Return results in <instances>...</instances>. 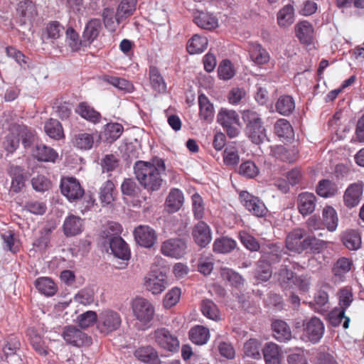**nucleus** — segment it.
<instances>
[{"instance_id":"obj_39","label":"nucleus","mask_w":364,"mask_h":364,"mask_svg":"<svg viewBox=\"0 0 364 364\" xmlns=\"http://www.w3.org/2000/svg\"><path fill=\"white\" fill-rule=\"evenodd\" d=\"M295 109V103L294 99L289 95L281 96L277 103L276 109L282 115H289Z\"/></svg>"},{"instance_id":"obj_63","label":"nucleus","mask_w":364,"mask_h":364,"mask_svg":"<svg viewBox=\"0 0 364 364\" xmlns=\"http://www.w3.org/2000/svg\"><path fill=\"white\" fill-rule=\"evenodd\" d=\"M297 152L294 149H287L284 146H279L277 149L278 157L283 161L292 163L296 159Z\"/></svg>"},{"instance_id":"obj_7","label":"nucleus","mask_w":364,"mask_h":364,"mask_svg":"<svg viewBox=\"0 0 364 364\" xmlns=\"http://www.w3.org/2000/svg\"><path fill=\"white\" fill-rule=\"evenodd\" d=\"M132 309L136 318L144 323H147L153 319L154 308L146 299L136 298L132 303Z\"/></svg>"},{"instance_id":"obj_33","label":"nucleus","mask_w":364,"mask_h":364,"mask_svg":"<svg viewBox=\"0 0 364 364\" xmlns=\"http://www.w3.org/2000/svg\"><path fill=\"white\" fill-rule=\"evenodd\" d=\"M210 337L209 330L202 326L192 328L189 331V338L197 345H203L207 343Z\"/></svg>"},{"instance_id":"obj_14","label":"nucleus","mask_w":364,"mask_h":364,"mask_svg":"<svg viewBox=\"0 0 364 364\" xmlns=\"http://www.w3.org/2000/svg\"><path fill=\"white\" fill-rule=\"evenodd\" d=\"M240 198L243 200L245 208L254 215L263 217L266 215L267 209L264 203L257 197L243 191L240 193Z\"/></svg>"},{"instance_id":"obj_15","label":"nucleus","mask_w":364,"mask_h":364,"mask_svg":"<svg viewBox=\"0 0 364 364\" xmlns=\"http://www.w3.org/2000/svg\"><path fill=\"white\" fill-rule=\"evenodd\" d=\"M364 184L361 181L350 184L343 195V201L346 206L349 208L357 206L363 196Z\"/></svg>"},{"instance_id":"obj_27","label":"nucleus","mask_w":364,"mask_h":364,"mask_svg":"<svg viewBox=\"0 0 364 364\" xmlns=\"http://www.w3.org/2000/svg\"><path fill=\"white\" fill-rule=\"evenodd\" d=\"M352 262L346 257L338 259L333 264L332 272L336 281H343L345 275L351 268Z\"/></svg>"},{"instance_id":"obj_62","label":"nucleus","mask_w":364,"mask_h":364,"mask_svg":"<svg viewBox=\"0 0 364 364\" xmlns=\"http://www.w3.org/2000/svg\"><path fill=\"white\" fill-rule=\"evenodd\" d=\"M181 296V289L175 287L170 290L165 296L164 305L166 308H171L176 305L179 301Z\"/></svg>"},{"instance_id":"obj_16","label":"nucleus","mask_w":364,"mask_h":364,"mask_svg":"<svg viewBox=\"0 0 364 364\" xmlns=\"http://www.w3.org/2000/svg\"><path fill=\"white\" fill-rule=\"evenodd\" d=\"M192 236L195 242L200 247H205L212 239L210 228L203 221H199L194 225Z\"/></svg>"},{"instance_id":"obj_22","label":"nucleus","mask_w":364,"mask_h":364,"mask_svg":"<svg viewBox=\"0 0 364 364\" xmlns=\"http://www.w3.org/2000/svg\"><path fill=\"white\" fill-rule=\"evenodd\" d=\"M102 28L101 21L98 18H92L90 20L84 29L82 33L83 42L90 45L99 36Z\"/></svg>"},{"instance_id":"obj_57","label":"nucleus","mask_w":364,"mask_h":364,"mask_svg":"<svg viewBox=\"0 0 364 364\" xmlns=\"http://www.w3.org/2000/svg\"><path fill=\"white\" fill-rule=\"evenodd\" d=\"M239 173L244 177L253 178L259 173V168L251 161L242 163L239 167Z\"/></svg>"},{"instance_id":"obj_38","label":"nucleus","mask_w":364,"mask_h":364,"mask_svg":"<svg viewBox=\"0 0 364 364\" xmlns=\"http://www.w3.org/2000/svg\"><path fill=\"white\" fill-rule=\"evenodd\" d=\"M343 245L350 250H356L361 246V237L358 232L349 230L342 237Z\"/></svg>"},{"instance_id":"obj_42","label":"nucleus","mask_w":364,"mask_h":364,"mask_svg":"<svg viewBox=\"0 0 364 364\" xmlns=\"http://www.w3.org/2000/svg\"><path fill=\"white\" fill-rule=\"evenodd\" d=\"M17 12L24 18V21L31 20L37 14L36 5L31 0H25L19 2L17 7Z\"/></svg>"},{"instance_id":"obj_19","label":"nucleus","mask_w":364,"mask_h":364,"mask_svg":"<svg viewBox=\"0 0 364 364\" xmlns=\"http://www.w3.org/2000/svg\"><path fill=\"white\" fill-rule=\"evenodd\" d=\"M9 174L11 178L10 191L18 193L25 186L26 176L24 170L18 166H11L9 170Z\"/></svg>"},{"instance_id":"obj_26","label":"nucleus","mask_w":364,"mask_h":364,"mask_svg":"<svg viewBox=\"0 0 364 364\" xmlns=\"http://www.w3.org/2000/svg\"><path fill=\"white\" fill-rule=\"evenodd\" d=\"M262 353L266 364H280L281 355L277 344L267 343L262 349Z\"/></svg>"},{"instance_id":"obj_3","label":"nucleus","mask_w":364,"mask_h":364,"mask_svg":"<svg viewBox=\"0 0 364 364\" xmlns=\"http://www.w3.org/2000/svg\"><path fill=\"white\" fill-rule=\"evenodd\" d=\"M316 241L315 237L306 235L305 230L298 228L288 234L285 244L289 250L301 253L307 249L312 250Z\"/></svg>"},{"instance_id":"obj_59","label":"nucleus","mask_w":364,"mask_h":364,"mask_svg":"<svg viewBox=\"0 0 364 364\" xmlns=\"http://www.w3.org/2000/svg\"><path fill=\"white\" fill-rule=\"evenodd\" d=\"M97 321V314L93 311H87L77 317L78 324L81 328H87L93 325Z\"/></svg>"},{"instance_id":"obj_8","label":"nucleus","mask_w":364,"mask_h":364,"mask_svg":"<svg viewBox=\"0 0 364 364\" xmlns=\"http://www.w3.org/2000/svg\"><path fill=\"white\" fill-rule=\"evenodd\" d=\"M121 323V317L118 313L107 310L100 314L98 328L102 333H109L118 329Z\"/></svg>"},{"instance_id":"obj_1","label":"nucleus","mask_w":364,"mask_h":364,"mask_svg":"<svg viewBox=\"0 0 364 364\" xmlns=\"http://www.w3.org/2000/svg\"><path fill=\"white\" fill-rule=\"evenodd\" d=\"M134 173L140 185L149 192L158 191L162 185L161 176L149 162L137 161L134 165Z\"/></svg>"},{"instance_id":"obj_54","label":"nucleus","mask_w":364,"mask_h":364,"mask_svg":"<svg viewBox=\"0 0 364 364\" xmlns=\"http://www.w3.org/2000/svg\"><path fill=\"white\" fill-rule=\"evenodd\" d=\"M260 343L255 338H250L244 344L243 351L246 356L254 358H261L259 353Z\"/></svg>"},{"instance_id":"obj_52","label":"nucleus","mask_w":364,"mask_h":364,"mask_svg":"<svg viewBox=\"0 0 364 364\" xmlns=\"http://www.w3.org/2000/svg\"><path fill=\"white\" fill-rule=\"evenodd\" d=\"M114 185L110 181H107L100 188V200L102 203L109 205L114 200Z\"/></svg>"},{"instance_id":"obj_35","label":"nucleus","mask_w":364,"mask_h":364,"mask_svg":"<svg viewBox=\"0 0 364 364\" xmlns=\"http://www.w3.org/2000/svg\"><path fill=\"white\" fill-rule=\"evenodd\" d=\"M208 39L199 35H194L188 41L187 50L190 54L202 53L208 46Z\"/></svg>"},{"instance_id":"obj_29","label":"nucleus","mask_w":364,"mask_h":364,"mask_svg":"<svg viewBox=\"0 0 364 364\" xmlns=\"http://www.w3.org/2000/svg\"><path fill=\"white\" fill-rule=\"evenodd\" d=\"M217 122L223 127L239 125V115L234 110L222 108L218 114Z\"/></svg>"},{"instance_id":"obj_40","label":"nucleus","mask_w":364,"mask_h":364,"mask_svg":"<svg viewBox=\"0 0 364 364\" xmlns=\"http://www.w3.org/2000/svg\"><path fill=\"white\" fill-rule=\"evenodd\" d=\"M34 156L41 161H54L58 157L56 151L44 144L36 146Z\"/></svg>"},{"instance_id":"obj_2","label":"nucleus","mask_w":364,"mask_h":364,"mask_svg":"<svg viewBox=\"0 0 364 364\" xmlns=\"http://www.w3.org/2000/svg\"><path fill=\"white\" fill-rule=\"evenodd\" d=\"M242 118L246 122L245 132L248 138L255 144L263 143L267 139V134L259 114L255 112L246 111Z\"/></svg>"},{"instance_id":"obj_53","label":"nucleus","mask_w":364,"mask_h":364,"mask_svg":"<svg viewBox=\"0 0 364 364\" xmlns=\"http://www.w3.org/2000/svg\"><path fill=\"white\" fill-rule=\"evenodd\" d=\"M201 311L205 316L213 320L220 319V312L217 305L210 299H205L201 304Z\"/></svg>"},{"instance_id":"obj_49","label":"nucleus","mask_w":364,"mask_h":364,"mask_svg":"<svg viewBox=\"0 0 364 364\" xmlns=\"http://www.w3.org/2000/svg\"><path fill=\"white\" fill-rule=\"evenodd\" d=\"M294 273L286 265H282L277 272V280L283 288L291 287L294 283Z\"/></svg>"},{"instance_id":"obj_55","label":"nucleus","mask_w":364,"mask_h":364,"mask_svg":"<svg viewBox=\"0 0 364 364\" xmlns=\"http://www.w3.org/2000/svg\"><path fill=\"white\" fill-rule=\"evenodd\" d=\"M65 34L68 45L73 51H78L82 46H87L83 42V38L80 40L78 33L72 27L67 29Z\"/></svg>"},{"instance_id":"obj_28","label":"nucleus","mask_w":364,"mask_h":364,"mask_svg":"<svg viewBox=\"0 0 364 364\" xmlns=\"http://www.w3.org/2000/svg\"><path fill=\"white\" fill-rule=\"evenodd\" d=\"M198 104L200 117L208 122H211L214 116L213 104L210 103L208 98L204 94H200L198 96Z\"/></svg>"},{"instance_id":"obj_24","label":"nucleus","mask_w":364,"mask_h":364,"mask_svg":"<svg viewBox=\"0 0 364 364\" xmlns=\"http://www.w3.org/2000/svg\"><path fill=\"white\" fill-rule=\"evenodd\" d=\"M274 337L280 342H286L291 338V331L288 324L282 321L277 320L272 324Z\"/></svg>"},{"instance_id":"obj_12","label":"nucleus","mask_w":364,"mask_h":364,"mask_svg":"<svg viewBox=\"0 0 364 364\" xmlns=\"http://www.w3.org/2000/svg\"><path fill=\"white\" fill-rule=\"evenodd\" d=\"M134 238L138 245L146 248L154 246L156 234L154 229L147 225H139L134 231Z\"/></svg>"},{"instance_id":"obj_45","label":"nucleus","mask_w":364,"mask_h":364,"mask_svg":"<svg viewBox=\"0 0 364 364\" xmlns=\"http://www.w3.org/2000/svg\"><path fill=\"white\" fill-rule=\"evenodd\" d=\"M221 276L224 279L228 281L231 285L237 289H240L244 286V278L239 273L231 269L226 267L222 268Z\"/></svg>"},{"instance_id":"obj_48","label":"nucleus","mask_w":364,"mask_h":364,"mask_svg":"<svg viewBox=\"0 0 364 364\" xmlns=\"http://www.w3.org/2000/svg\"><path fill=\"white\" fill-rule=\"evenodd\" d=\"M346 311L343 309H334L328 313V320L334 327L338 326L342 320L344 319L343 327L346 329L349 326L350 318L345 316Z\"/></svg>"},{"instance_id":"obj_21","label":"nucleus","mask_w":364,"mask_h":364,"mask_svg":"<svg viewBox=\"0 0 364 364\" xmlns=\"http://www.w3.org/2000/svg\"><path fill=\"white\" fill-rule=\"evenodd\" d=\"M296 36L299 41L305 45H310L314 41V28L306 21H303L295 26Z\"/></svg>"},{"instance_id":"obj_60","label":"nucleus","mask_w":364,"mask_h":364,"mask_svg":"<svg viewBox=\"0 0 364 364\" xmlns=\"http://www.w3.org/2000/svg\"><path fill=\"white\" fill-rule=\"evenodd\" d=\"M123 132V127L119 123H109L106 125L105 130L107 139L110 141H115Z\"/></svg>"},{"instance_id":"obj_31","label":"nucleus","mask_w":364,"mask_h":364,"mask_svg":"<svg viewBox=\"0 0 364 364\" xmlns=\"http://www.w3.org/2000/svg\"><path fill=\"white\" fill-rule=\"evenodd\" d=\"M194 22L203 29L211 30L218 26V19L212 14L205 12H200L195 16Z\"/></svg>"},{"instance_id":"obj_32","label":"nucleus","mask_w":364,"mask_h":364,"mask_svg":"<svg viewBox=\"0 0 364 364\" xmlns=\"http://www.w3.org/2000/svg\"><path fill=\"white\" fill-rule=\"evenodd\" d=\"M149 79L154 90L160 93L166 92V82L156 67L153 65L149 67Z\"/></svg>"},{"instance_id":"obj_18","label":"nucleus","mask_w":364,"mask_h":364,"mask_svg":"<svg viewBox=\"0 0 364 364\" xmlns=\"http://www.w3.org/2000/svg\"><path fill=\"white\" fill-rule=\"evenodd\" d=\"M316 197L314 193L304 192L297 198V208L299 212L304 216L311 214L316 208Z\"/></svg>"},{"instance_id":"obj_61","label":"nucleus","mask_w":364,"mask_h":364,"mask_svg":"<svg viewBox=\"0 0 364 364\" xmlns=\"http://www.w3.org/2000/svg\"><path fill=\"white\" fill-rule=\"evenodd\" d=\"M218 73L220 78L223 80H229L235 75L232 64L228 60H224L221 62L218 67Z\"/></svg>"},{"instance_id":"obj_36","label":"nucleus","mask_w":364,"mask_h":364,"mask_svg":"<svg viewBox=\"0 0 364 364\" xmlns=\"http://www.w3.org/2000/svg\"><path fill=\"white\" fill-rule=\"evenodd\" d=\"M337 191L336 184L328 179L320 181L316 188L317 194L323 198L333 196L336 194Z\"/></svg>"},{"instance_id":"obj_46","label":"nucleus","mask_w":364,"mask_h":364,"mask_svg":"<svg viewBox=\"0 0 364 364\" xmlns=\"http://www.w3.org/2000/svg\"><path fill=\"white\" fill-rule=\"evenodd\" d=\"M46 134L54 139H60L63 136V130L61 124L57 120L50 119L44 126Z\"/></svg>"},{"instance_id":"obj_47","label":"nucleus","mask_w":364,"mask_h":364,"mask_svg":"<svg viewBox=\"0 0 364 364\" xmlns=\"http://www.w3.org/2000/svg\"><path fill=\"white\" fill-rule=\"evenodd\" d=\"M236 247V242L229 237H223L215 240L213 250L218 253H228Z\"/></svg>"},{"instance_id":"obj_25","label":"nucleus","mask_w":364,"mask_h":364,"mask_svg":"<svg viewBox=\"0 0 364 364\" xmlns=\"http://www.w3.org/2000/svg\"><path fill=\"white\" fill-rule=\"evenodd\" d=\"M183 194L177 188L171 189L166 200V206L168 213H175L182 206Z\"/></svg>"},{"instance_id":"obj_6","label":"nucleus","mask_w":364,"mask_h":364,"mask_svg":"<svg viewBox=\"0 0 364 364\" xmlns=\"http://www.w3.org/2000/svg\"><path fill=\"white\" fill-rule=\"evenodd\" d=\"M324 329V324L321 320L316 316H312L309 319H306L303 336L306 338V341L316 343L323 337Z\"/></svg>"},{"instance_id":"obj_58","label":"nucleus","mask_w":364,"mask_h":364,"mask_svg":"<svg viewBox=\"0 0 364 364\" xmlns=\"http://www.w3.org/2000/svg\"><path fill=\"white\" fill-rule=\"evenodd\" d=\"M240 240L244 246L252 252L259 250L260 247L257 240L246 232H240L239 234Z\"/></svg>"},{"instance_id":"obj_41","label":"nucleus","mask_w":364,"mask_h":364,"mask_svg":"<svg viewBox=\"0 0 364 364\" xmlns=\"http://www.w3.org/2000/svg\"><path fill=\"white\" fill-rule=\"evenodd\" d=\"M250 53L252 60L258 65L267 63L269 60L267 50L258 43L252 45Z\"/></svg>"},{"instance_id":"obj_11","label":"nucleus","mask_w":364,"mask_h":364,"mask_svg":"<svg viewBox=\"0 0 364 364\" xmlns=\"http://www.w3.org/2000/svg\"><path fill=\"white\" fill-rule=\"evenodd\" d=\"M261 258L259 259V265L263 264L271 266L272 264L279 262L282 258L283 252L282 247L277 245L269 244L262 246L261 248Z\"/></svg>"},{"instance_id":"obj_23","label":"nucleus","mask_w":364,"mask_h":364,"mask_svg":"<svg viewBox=\"0 0 364 364\" xmlns=\"http://www.w3.org/2000/svg\"><path fill=\"white\" fill-rule=\"evenodd\" d=\"M134 355L138 360L149 364H161L156 350L150 346L138 348Z\"/></svg>"},{"instance_id":"obj_56","label":"nucleus","mask_w":364,"mask_h":364,"mask_svg":"<svg viewBox=\"0 0 364 364\" xmlns=\"http://www.w3.org/2000/svg\"><path fill=\"white\" fill-rule=\"evenodd\" d=\"M122 193L124 196L129 197L137 196L141 191L133 178H125L121 185Z\"/></svg>"},{"instance_id":"obj_51","label":"nucleus","mask_w":364,"mask_h":364,"mask_svg":"<svg viewBox=\"0 0 364 364\" xmlns=\"http://www.w3.org/2000/svg\"><path fill=\"white\" fill-rule=\"evenodd\" d=\"M323 220L329 231H334L338 225V217L335 209L326 206L323 210Z\"/></svg>"},{"instance_id":"obj_9","label":"nucleus","mask_w":364,"mask_h":364,"mask_svg":"<svg viewBox=\"0 0 364 364\" xmlns=\"http://www.w3.org/2000/svg\"><path fill=\"white\" fill-rule=\"evenodd\" d=\"M60 191L70 201H75L82 197L84 190L75 178H63L60 182Z\"/></svg>"},{"instance_id":"obj_30","label":"nucleus","mask_w":364,"mask_h":364,"mask_svg":"<svg viewBox=\"0 0 364 364\" xmlns=\"http://www.w3.org/2000/svg\"><path fill=\"white\" fill-rule=\"evenodd\" d=\"M36 289L47 296H53L57 291V287L49 277H39L35 282Z\"/></svg>"},{"instance_id":"obj_4","label":"nucleus","mask_w":364,"mask_h":364,"mask_svg":"<svg viewBox=\"0 0 364 364\" xmlns=\"http://www.w3.org/2000/svg\"><path fill=\"white\" fill-rule=\"evenodd\" d=\"M154 338L156 343L162 348L176 352L179 348L177 337L166 328H159L154 331Z\"/></svg>"},{"instance_id":"obj_43","label":"nucleus","mask_w":364,"mask_h":364,"mask_svg":"<svg viewBox=\"0 0 364 364\" xmlns=\"http://www.w3.org/2000/svg\"><path fill=\"white\" fill-rule=\"evenodd\" d=\"M76 112L84 119L93 122H99L101 115L94 109L92 107L87 105L85 102H82L77 107Z\"/></svg>"},{"instance_id":"obj_37","label":"nucleus","mask_w":364,"mask_h":364,"mask_svg":"<svg viewBox=\"0 0 364 364\" xmlns=\"http://www.w3.org/2000/svg\"><path fill=\"white\" fill-rule=\"evenodd\" d=\"M73 146L81 150H89L94 144L93 136L88 133H79L73 138Z\"/></svg>"},{"instance_id":"obj_64","label":"nucleus","mask_w":364,"mask_h":364,"mask_svg":"<svg viewBox=\"0 0 364 364\" xmlns=\"http://www.w3.org/2000/svg\"><path fill=\"white\" fill-rule=\"evenodd\" d=\"M118 160L113 154L106 155L102 160L100 165L102 172H110L118 166Z\"/></svg>"},{"instance_id":"obj_13","label":"nucleus","mask_w":364,"mask_h":364,"mask_svg":"<svg viewBox=\"0 0 364 364\" xmlns=\"http://www.w3.org/2000/svg\"><path fill=\"white\" fill-rule=\"evenodd\" d=\"M63 337L66 343L74 346L80 347L91 343V338L75 326L65 327L63 333Z\"/></svg>"},{"instance_id":"obj_44","label":"nucleus","mask_w":364,"mask_h":364,"mask_svg":"<svg viewBox=\"0 0 364 364\" xmlns=\"http://www.w3.org/2000/svg\"><path fill=\"white\" fill-rule=\"evenodd\" d=\"M275 134L279 138L291 139L294 136V131L290 123L284 119H279L274 124Z\"/></svg>"},{"instance_id":"obj_50","label":"nucleus","mask_w":364,"mask_h":364,"mask_svg":"<svg viewBox=\"0 0 364 364\" xmlns=\"http://www.w3.org/2000/svg\"><path fill=\"white\" fill-rule=\"evenodd\" d=\"M294 9L288 4L284 6L278 13L277 21L279 26L286 27L293 23Z\"/></svg>"},{"instance_id":"obj_34","label":"nucleus","mask_w":364,"mask_h":364,"mask_svg":"<svg viewBox=\"0 0 364 364\" xmlns=\"http://www.w3.org/2000/svg\"><path fill=\"white\" fill-rule=\"evenodd\" d=\"M136 0H122L118 6L116 13V20L118 23L122 20L132 14L135 11Z\"/></svg>"},{"instance_id":"obj_10","label":"nucleus","mask_w":364,"mask_h":364,"mask_svg":"<svg viewBox=\"0 0 364 364\" xmlns=\"http://www.w3.org/2000/svg\"><path fill=\"white\" fill-rule=\"evenodd\" d=\"M166 276L161 272L151 271L144 278L146 289L153 294H161L166 289Z\"/></svg>"},{"instance_id":"obj_17","label":"nucleus","mask_w":364,"mask_h":364,"mask_svg":"<svg viewBox=\"0 0 364 364\" xmlns=\"http://www.w3.org/2000/svg\"><path fill=\"white\" fill-rule=\"evenodd\" d=\"M109 248L114 257L122 260H129L130 250L126 242L119 235H114L109 240Z\"/></svg>"},{"instance_id":"obj_20","label":"nucleus","mask_w":364,"mask_h":364,"mask_svg":"<svg viewBox=\"0 0 364 364\" xmlns=\"http://www.w3.org/2000/svg\"><path fill=\"white\" fill-rule=\"evenodd\" d=\"M83 220L79 216L68 215L63 223V232L67 237L75 236L83 230Z\"/></svg>"},{"instance_id":"obj_5","label":"nucleus","mask_w":364,"mask_h":364,"mask_svg":"<svg viewBox=\"0 0 364 364\" xmlns=\"http://www.w3.org/2000/svg\"><path fill=\"white\" fill-rule=\"evenodd\" d=\"M187 244L183 239L171 238L164 241L161 246V253L167 257L180 259L186 253Z\"/></svg>"}]
</instances>
